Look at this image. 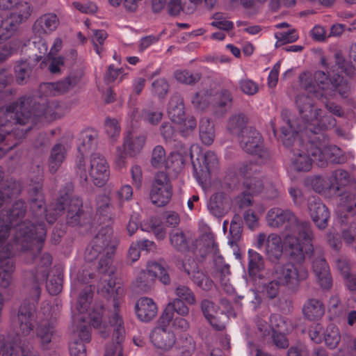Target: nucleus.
<instances>
[{"label": "nucleus", "instance_id": "ddd939ff", "mask_svg": "<svg viewBox=\"0 0 356 356\" xmlns=\"http://www.w3.org/2000/svg\"><path fill=\"white\" fill-rule=\"evenodd\" d=\"M257 171V167L252 163H242L238 168L239 175L245 177V180L243 182L245 190L241 196L238 197L241 207L251 205L252 196L262 192L261 180L255 177L250 176L251 173L256 172Z\"/></svg>", "mask_w": 356, "mask_h": 356}, {"label": "nucleus", "instance_id": "a19ab883", "mask_svg": "<svg viewBox=\"0 0 356 356\" xmlns=\"http://www.w3.org/2000/svg\"><path fill=\"white\" fill-rule=\"evenodd\" d=\"M336 266L340 273L343 275L347 287L350 291L356 290V275L350 273V265L346 258H339L336 261Z\"/></svg>", "mask_w": 356, "mask_h": 356}, {"label": "nucleus", "instance_id": "a211bd4d", "mask_svg": "<svg viewBox=\"0 0 356 356\" xmlns=\"http://www.w3.org/2000/svg\"><path fill=\"white\" fill-rule=\"evenodd\" d=\"M172 194V186L167 173H157L149 193L152 202L158 207L165 206L171 199Z\"/></svg>", "mask_w": 356, "mask_h": 356}, {"label": "nucleus", "instance_id": "58836bf2", "mask_svg": "<svg viewBox=\"0 0 356 356\" xmlns=\"http://www.w3.org/2000/svg\"><path fill=\"white\" fill-rule=\"evenodd\" d=\"M191 235L184 234L181 231H175L170 234V241L171 245L178 251L186 252L194 248L190 246Z\"/></svg>", "mask_w": 356, "mask_h": 356}, {"label": "nucleus", "instance_id": "4468645a", "mask_svg": "<svg viewBox=\"0 0 356 356\" xmlns=\"http://www.w3.org/2000/svg\"><path fill=\"white\" fill-rule=\"evenodd\" d=\"M207 241L206 251L213 256V262L216 270L217 275L219 277L220 284L224 291L232 294L234 292V288L229 283V266L224 263V259L218 254V245L214 241L213 236L211 234L202 236L201 241Z\"/></svg>", "mask_w": 356, "mask_h": 356}, {"label": "nucleus", "instance_id": "7ed1b4c3", "mask_svg": "<svg viewBox=\"0 0 356 356\" xmlns=\"http://www.w3.org/2000/svg\"><path fill=\"white\" fill-rule=\"evenodd\" d=\"M301 124L296 130L290 120L282 128L283 144L293 146L290 168L298 172H307L316 162L319 167H325L327 162L343 163L346 160L342 150L329 145L326 131L336 124L335 119L318 108L309 95H300L296 99Z\"/></svg>", "mask_w": 356, "mask_h": 356}, {"label": "nucleus", "instance_id": "680f3d73", "mask_svg": "<svg viewBox=\"0 0 356 356\" xmlns=\"http://www.w3.org/2000/svg\"><path fill=\"white\" fill-rule=\"evenodd\" d=\"M22 348H28V347L19 346L15 342L10 341L1 354V356H22Z\"/></svg>", "mask_w": 356, "mask_h": 356}, {"label": "nucleus", "instance_id": "a878e982", "mask_svg": "<svg viewBox=\"0 0 356 356\" xmlns=\"http://www.w3.org/2000/svg\"><path fill=\"white\" fill-rule=\"evenodd\" d=\"M135 312L140 321L148 323L157 315L158 307L152 298L142 297L136 302Z\"/></svg>", "mask_w": 356, "mask_h": 356}, {"label": "nucleus", "instance_id": "9b49d317", "mask_svg": "<svg viewBox=\"0 0 356 356\" xmlns=\"http://www.w3.org/2000/svg\"><path fill=\"white\" fill-rule=\"evenodd\" d=\"M187 157V148L184 146L178 152H172L167 157L163 146L156 145L152 150L151 163L156 168L177 171L181 168Z\"/></svg>", "mask_w": 356, "mask_h": 356}, {"label": "nucleus", "instance_id": "0eeeda50", "mask_svg": "<svg viewBox=\"0 0 356 356\" xmlns=\"http://www.w3.org/2000/svg\"><path fill=\"white\" fill-rule=\"evenodd\" d=\"M31 12L30 4L20 0L11 9L8 16L0 15V62L6 60L17 49L14 42L4 41L12 36L19 24L29 19Z\"/></svg>", "mask_w": 356, "mask_h": 356}, {"label": "nucleus", "instance_id": "69168bd1", "mask_svg": "<svg viewBox=\"0 0 356 356\" xmlns=\"http://www.w3.org/2000/svg\"><path fill=\"white\" fill-rule=\"evenodd\" d=\"M106 38L107 34L106 31L103 30L94 31V35L92 40L95 47V51L98 55H100L102 51V48L99 46L103 44Z\"/></svg>", "mask_w": 356, "mask_h": 356}, {"label": "nucleus", "instance_id": "c03bdc74", "mask_svg": "<svg viewBox=\"0 0 356 356\" xmlns=\"http://www.w3.org/2000/svg\"><path fill=\"white\" fill-rule=\"evenodd\" d=\"M306 184L319 194H326L331 191L330 185L326 177L318 175L310 177L307 179Z\"/></svg>", "mask_w": 356, "mask_h": 356}, {"label": "nucleus", "instance_id": "c85d7f7f", "mask_svg": "<svg viewBox=\"0 0 356 356\" xmlns=\"http://www.w3.org/2000/svg\"><path fill=\"white\" fill-rule=\"evenodd\" d=\"M201 308L204 317L214 328L220 330L225 327V323L220 320V313L212 301L203 300L201 302ZM220 314L225 315L223 312Z\"/></svg>", "mask_w": 356, "mask_h": 356}, {"label": "nucleus", "instance_id": "5701e85b", "mask_svg": "<svg viewBox=\"0 0 356 356\" xmlns=\"http://www.w3.org/2000/svg\"><path fill=\"white\" fill-rule=\"evenodd\" d=\"M183 267L193 282L201 289L209 291L213 288V282L200 270L194 259H186L183 263Z\"/></svg>", "mask_w": 356, "mask_h": 356}, {"label": "nucleus", "instance_id": "052dcab7", "mask_svg": "<svg viewBox=\"0 0 356 356\" xmlns=\"http://www.w3.org/2000/svg\"><path fill=\"white\" fill-rule=\"evenodd\" d=\"M280 286L281 285L275 279L273 278L272 281L264 285L262 291L268 298L272 299L277 296Z\"/></svg>", "mask_w": 356, "mask_h": 356}, {"label": "nucleus", "instance_id": "3c124183", "mask_svg": "<svg viewBox=\"0 0 356 356\" xmlns=\"http://www.w3.org/2000/svg\"><path fill=\"white\" fill-rule=\"evenodd\" d=\"M177 298H179L188 305H193L197 302V300L193 291L186 286L179 285L175 289Z\"/></svg>", "mask_w": 356, "mask_h": 356}, {"label": "nucleus", "instance_id": "f3484780", "mask_svg": "<svg viewBox=\"0 0 356 356\" xmlns=\"http://www.w3.org/2000/svg\"><path fill=\"white\" fill-rule=\"evenodd\" d=\"M146 141L144 135H134L127 133L124 138L122 147H118L116 149L115 163L119 168L124 166L126 157L128 154L131 156L139 154L143 148Z\"/></svg>", "mask_w": 356, "mask_h": 356}, {"label": "nucleus", "instance_id": "39448f33", "mask_svg": "<svg viewBox=\"0 0 356 356\" xmlns=\"http://www.w3.org/2000/svg\"><path fill=\"white\" fill-rule=\"evenodd\" d=\"M338 73L333 74L332 80H329L327 76L321 71H317L314 74L306 72L300 75V85L305 90L314 93L316 98L322 99L325 106L332 115L342 117L344 111L341 106L329 99L337 92L341 96L346 97L349 90L346 76H351L354 73L353 67L349 63H339L334 67Z\"/></svg>", "mask_w": 356, "mask_h": 356}, {"label": "nucleus", "instance_id": "f704fd0d", "mask_svg": "<svg viewBox=\"0 0 356 356\" xmlns=\"http://www.w3.org/2000/svg\"><path fill=\"white\" fill-rule=\"evenodd\" d=\"M67 149L60 143L56 144L51 149L49 159V168L51 173H54L59 168L65 160Z\"/></svg>", "mask_w": 356, "mask_h": 356}, {"label": "nucleus", "instance_id": "412c9836", "mask_svg": "<svg viewBox=\"0 0 356 356\" xmlns=\"http://www.w3.org/2000/svg\"><path fill=\"white\" fill-rule=\"evenodd\" d=\"M211 101H214L215 104L220 107L229 106L232 102V94L227 90H222L215 95L207 90L200 91L195 95L191 100L193 106L201 110L206 108Z\"/></svg>", "mask_w": 356, "mask_h": 356}, {"label": "nucleus", "instance_id": "bb28decb", "mask_svg": "<svg viewBox=\"0 0 356 356\" xmlns=\"http://www.w3.org/2000/svg\"><path fill=\"white\" fill-rule=\"evenodd\" d=\"M175 313L181 316H186L189 314V308L186 305V303L179 298L173 299L167 305L161 315V323L170 324L173 319Z\"/></svg>", "mask_w": 356, "mask_h": 356}, {"label": "nucleus", "instance_id": "f257e3e1", "mask_svg": "<svg viewBox=\"0 0 356 356\" xmlns=\"http://www.w3.org/2000/svg\"><path fill=\"white\" fill-rule=\"evenodd\" d=\"M118 245V240L113 236L110 224H107L99 230L86 248V261L91 262L101 257L98 271L102 277L97 286V292L111 301L113 310L109 312L108 324L103 321V306L95 302L90 307L92 296L91 286L83 289L71 307L72 324L69 344L70 356H86L84 343L90 339V330L87 324L97 329L103 337L108 335L111 327H113V335L117 342L106 347L105 356H124L122 342L125 331L120 305L124 302L126 290L124 284L115 276V268L113 265V257Z\"/></svg>", "mask_w": 356, "mask_h": 356}, {"label": "nucleus", "instance_id": "bf43d9fd", "mask_svg": "<svg viewBox=\"0 0 356 356\" xmlns=\"http://www.w3.org/2000/svg\"><path fill=\"white\" fill-rule=\"evenodd\" d=\"M341 205L348 212H351L356 208V197L351 193H343L341 195Z\"/></svg>", "mask_w": 356, "mask_h": 356}, {"label": "nucleus", "instance_id": "dca6fc26", "mask_svg": "<svg viewBox=\"0 0 356 356\" xmlns=\"http://www.w3.org/2000/svg\"><path fill=\"white\" fill-rule=\"evenodd\" d=\"M169 325L161 323L159 317L156 325L149 334V339L154 347L163 353L172 350L177 342L175 334L168 328Z\"/></svg>", "mask_w": 356, "mask_h": 356}, {"label": "nucleus", "instance_id": "603ef678", "mask_svg": "<svg viewBox=\"0 0 356 356\" xmlns=\"http://www.w3.org/2000/svg\"><path fill=\"white\" fill-rule=\"evenodd\" d=\"M181 345L179 348L181 350L183 356H191L195 351V343L192 337L184 334L180 337Z\"/></svg>", "mask_w": 356, "mask_h": 356}, {"label": "nucleus", "instance_id": "4c0bfd02", "mask_svg": "<svg viewBox=\"0 0 356 356\" xmlns=\"http://www.w3.org/2000/svg\"><path fill=\"white\" fill-rule=\"evenodd\" d=\"M330 185V189L334 193H337L341 188L348 184L350 180L349 173L342 169L336 170L332 175L327 177Z\"/></svg>", "mask_w": 356, "mask_h": 356}, {"label": "nucleus", "instance_id": "ea45409f", "mask_svg": "<svg viewBox=\"0 0 356 356\" xmlns=\"http://www.w3.org/2000/svg\"><path fill=\"white\" fill-rule=\"evenodd\" d=\"M147 271L149 277L154 282L156 279L159 280L163 284H168L170 282L169 275L166 269L160 264L150 261L147 264Z\"/></svg>", "mask_w": 356, "mask_h": 356}, {"label": "nucleus", "instance_id": "774afa93", "mask_svg": "<svg viewBox=\"0 0 356 356\" xmlns=\"http://www.w3.org/2000/svg\"><path fill=\"white\" fill-rule=\"evenodd\" d=\"M47 289L51 295H57L62 290L61 280L59 276L51 278L47 282Z\"/></svg>", "mask_w": 356, "mask_h": 356}, {"label": "nucleus", "instance_id": "c9c22d12", "mask_svg": "<svg viewBox=\"0 0 356 356\" xmlns=\"http://www.w3.org/2000/svg\"><path fill=\"white\" fill-rule=\"evenodd\" d=\"M199 136L200 140L205 145L209 146L213 143L216 136L214 125L209 118H201L199 126Z\"/></svg>", "mask_w": 356, "mask_h": 356}, {"label": "nucleus", "instance_id": "6e6552de", "mask_svg": "<svg viewBox=\"0 0 356 356\" xmlns=\"http://www.w3.org/2000/svg\"><path fill=\"white\" fill-rule=\"evenodd\" d=\"M313 251V247L311 252H307L303 248L302 259H298L290 254L291 257L297 262L296 264L292 262L284 264H276L271 271L272 278L275 279L281 286H285L292 291H296L299 288L300 283L308 277L307 269L303 263L305 255L310 254Z\"/></svg>", "mask_w": 356, "mask_h": 356}, {"label": "nucleus", "instance_id": "49530a36", "mask_svg": "<svg viewBox=\"0 0 356 356\" xmlns=\"http://www.w3.org/2000/svg\"><path fill=\"white\" fill-rule=\"evenodd\" d=\"M208 209L216 217H220L223 215L225 208L222 193H216L211 197L208 203Z\"/></svg>", "mask_w": 356, "mask_h": 356}, {"label": "nucleus", "instance_id": "9d476101", "mask_svg": "<svg viewBox=\"0 0 356 356\" xmlns=\"http://www.w3.org/2000/svg\"><path fill=\"white\" fill-rule=\"evenodd\" d=\"M188 157H190L193 163L195 177L200 184L203 186L209 179L211 173L217 169L218 159L212 151H207L201 154V147L197 144L192 145L187 149ZM204 188V186H202Z\"/></svg>", "mask_w": 356, "mask_h": 356}, {"label": "nucleus", "instance_id": "864d4df0", "mask_svg": "<svg viewBox=\"0 0 356 356\" xmlns=\"http://www.w3.org/2000/svg\"><path fill=\"white\" fill-rule=\"evenodd\" d=\"M180 124V133L183 136H188L191 135L196 129L197 122L194 117L188 116L184 118Z\"/></svg>", "mask_w": 356, "mask_h": 356}, {"label": "nucleus", "instance_id": "5fc2aeb1", "mask_svg": "<svg viewBox=\"0 0 356 356\" xmlns=\"http://www.w3.org/2000/svg\"><path fill=\"white\" fill-rule=\"evenodd\" d=\"M175 77L179 82L186 84L193 83L200 79L197 74H193L186 70H177L175 72Z\"/></svg>", "mask_w": 356, "mask_h": 356}, {"label": "nucleus", "instance_id": "aec40b11", "mask_svg": "<svg viewBox=\"0 0 356 356\" xmlns=\"http://www.w3.org/2000/svg\"><path fill=\"white\" fill-rule=\"evenodd\" d=\"M257 246L261 249L265 246L266 253L270 261H275L280 259L283 253V249L286 250L284 243H282L281 237L277 234H270L268 236L264 233H260L257 236Z\"/></svg>", "mask_w": 356, "mask_h": 356}, {"label": "nucleus", "instance_id": "6e6d98bb", "mask_svg": "<svg viewBox=\"0 0 356 356\" xmlns=\"http://www.w3.org/2000/svg\"><path fill=\"white\" fill-rule=\"evenodd\" d=\"M246 119L243 115L232 117L228 122V129L233 134L239 132L245 126Z\"/></svg>", "mask_w": 356, "mask_h": 356}, {"label": "nucleus", "instance_id": "72a5a7b5", "mask_svg": "<svg viewBox=\"0 0 356 356\" xmlns=\"http://www.w3.org/2000/svg\"><path fill=\"white\" fill-rule=\"evenodd\" d=\"M97 133L93 129H86L81 132L77 148L79 152L83 155L95 145Z\"/></svg>", "mask_w": 356, "mask_h": 356}, {"label": "nucleus", "instance_id": "e2e57ef3", "mask_svg": "<svg viewBox=\"0 0 356 356\" xmlns=\"http://www.w3.org/2000/svg\"><path fill=\"white\" fill-rule=\"evenodd\" d=\"M275 36L277 41L282 43L293 42L298 38V35L295 30L289 31L287 32H277Z\"/></svg>", "mask_w": 356, "mask_h": 356}, {"label": "nucleus", "instance_id": "cd10ccee", "mask_svg": "<svg viewBox=\"0 0 356 356\" xmlns=\"http://www.w3.org/2000/svg\"><path fill=\"white\" fill-rule=\"evenodd\" d=\"M59 24V20L56 15L47 13L42 15L34 23L33 31L41 36L43 34H49L54 31Z\"/></svg>", "mask_w": 356, "mask_h": 356}, {"label": "nucleus", "instance_id": "09e8293b", "mask_svg": "<svg viewBox=\"0 0 356 356\" xmlns=\"http://www.w3.org/2000/svg\"><path fill=\"white\" fill-rule=\"evenodd\" d=\"M154 282L149 277L147 270H140L137 273L134 282V286L143 292L147 291L152 286Z\"/></svg>", "mask_w": 356, "mask_h": 356}, {"label": "nucleus", "instance_id": "338daca9", "mask_svg": "<svg viewBox=\"0 0 356 356\" xmlns=\"http://www.w3.org/2000/svg\"><path fill=\"white\" fill-rule=\"evenodd\" d=\"M323 331L324 330L322 325L319 323L311 326L309 330V335L311 340L316 343L323 342Z\"/></svg>", "mask_w": 356, "mask_h": 356}, {"label": "nucleus", "instance_id": "6ab92c4d", "mask_svg": "<svg viewBox=\"0 0 356 356\" xmlns=\"http://www.w3.org/2000/svg\"><path fill=\"white\" fill-rule=\"evenodd\" d=\"M241 145L246 152L257 157V163L259 165L265 163L269 157L268 152L264 148L261 134L254 129L243 135Z\"/></svg>", "mask_w": 356, "mask_h": 356}, {"label": "nucleus", "instance_id": "7c9ffc66", "mask_svg": "<svg viewBox=\"0 0 356 356\" xmlns=\"http://www.w3.org/2000/svg\"><path fill=\"white\" fill-rule=\"evenodd\" d=\"M302 314L309 321H317L323 317L325 307L323 302L316 298L307 300L302 306Z\"/></svg>", "mask_w": 356, "mask_h": 356}, {"label": "nucleus", "instance_id": "8fccbe9b", "mask_svg": "<svg viewBox=\"0 0 356 356\" xmlns=\"http://www.w3.org/2000/svg\"><path fill=\"white\" fill-rule=\"evenodd\" d=\"M31 72V65L28 60H22L15 66L16 79L18 83L22 84L29 79Z\"/></svg>", "mask_w": 356, "mask_h": 356}, {"label": "nucleus", "instance_id": "1a4fd4ad", "mask_svg": "<svg viewBox=\"0 0 356 356\" xmlns=\"http://www.w3.org/2000/svg\"><path fill=\"white\" fill-rule=\"evenodd\" d=\"M76 171L81 179L87 180L89 178L93 184L99 187L103 186L110 177L109 165L106 158L99 153L91 154L87 162L79 158Z\"/></svg>", "mask_w": 356, "mask_h": 356}, {"label": "nucleus", "instance_id": "0e129e2a", "mask_svg": "<svg viewBox=\"0 0 356 356\" xmlns=\"http://www.w3.org/2000/svg\"><path fill=\"white\" fill-rule=\"evenodd\" d=\"M211 25L221 30L229 31L233 28V23L226 19L222 15L216 14L213 17Z\"/></svg>", "mask_w": 356, "mask_h": 356}, {"label": "nucleus", "instance_id": "473e14b6", "mask_svg": "<svg viewBox=\"0 0 356 356\" xmlns=\"http://www.w3.org/2000/svg\"><path fill=\"white\" fill-rule=\"evenodd\" d=\"M167 112L170 119L175 123H181L185 117L184 106L182 98L174 95L170 99Z\"/></svg>", "mask_w": 356, "mask_h": 356}, {"label": "nucleus", "instance_id": "423d86ee", "mask_svg": "<svg viewBox=\"0 0 356 356\" xmlns=\"http://www.w3.org/2000/svg\"><path fill=\"white\" fill-rule=\"evenodd\" d=\"M266 220L272 228L285 225L284 245L292 256L302 259L303 248L307 252L312 250L313 233L310 223L299 222L291 210L271 208L266 213Z\"/></svg>", "mask_w": 356, "mask_h": 356}, {"label": "nucleus", "instance_id": "c756f323", "mask_svg": "<svg viewBox=\"0 0 356 356\" xmlns=\"http://www.w3.org/2000/svg\"><path fill=\"white\" fill-rule=\"evenodd\" d=\"M312 267L321 287L325 289L330 288L332 286V281L326 261L323 258L316 259L314 261Z\"/></svg>", "mask_w": 356, "mask_h": 356}, {"label": "nucleus", "instance_id": "393cba45", "mask_svg": "<svg viewBox=\"0 0 356 356\" xmlns=\"http://www.w3.org/2000/svg\"><path fill=\"white\" fill-rule=\"evenodd\" d=\"M51 264V257L45 253L40 259V264L36 272L33 274V284L32 286L31 296L33 301H37L40 297V284L44 282L48 275V268Z\"/></svg>", "mask_w": 356, "mask_h": 356}, {"label": "nucleus", "instance_id": "4be33fe9", "mask_svg": "<svg viewBox=\"0 0 356 356\" xmlns=\"http://www.w3.org/2000/svg\"><path fill=\"white\" fill-rule=\"evenodd\" d=\"M34 304L24 302L19 308L15 323L18 326L17 335L29 337L33 332V321L35 318Z\"/></svg>", "mask_w": 356, "mask_h": 356}, {"label": "nucleus", "instance_id": "f03ea898", "mask_svg": "<svg viewBox=\"0 0 356 356\" xmlns=\"http://www.w3.org/2000/svg\"><path fill=\"white\" fill-rule=\"evenodd\" d=\"M68 192L61 195L56 208L44 207V200L40 193L41 185L38 182L33 189L31 207L35 222L22 221L25 213L24 202L17 201L13 208L6 213V220L3 211L0 212V286L7 288L13 280L15 270L13 256L18 251H29L31 254L40 252L46 236L44 218L51 224L58 214L67 210V222L72 226L83 225L86 214L81 210L82 201L70 193L71 184L67 186Z\"/></svg>", "mask_w": 356, "mask_h": 356}, {"label": "nucleus", "instance_id": "2eb2a0df", "mask_svg": "<svg viewBox=\"0 0 356 356\" xmlns=\"http://www.w3.org/2000/svg\"><path fill=\"white\" fill-rule=\"evenodd\" d=\"M268 309L265 308L261 316H257L255 319L257 330L261 337L268 336L272 330L273 333L288 334L293 330L291 321L278 314L270 316V325L268 323Z\"/></svg>", "mask_w": 356, "mask_h": 356}, {"label": "nucleus", "instance_id": "e433bc0d", "mask_svg": "<svg viewBox=\"0 0 356 356\" xmlns=\"http://www.w3.org/2000/svg\"><path fill=\"white\" fill-rule=\"evenodd\" d=\"M140 228L144 232H153L158 240H163L165 238L166 229L165 226L160 219L156 217H152L147 221H143L140 224Z\"/></svg>", "mask_w": 356, "mask_h": 356}, {"label": "nucleus", "instance_id": "13d9d810", "mask_svg": "<svg viewBox=\"0 0 356 356\" xmlns=\"http://www.w3.org/2000/svg\"><path fill=\"white\" fill-rule=\"evenodd\" d=\"M20 192V186L18 182L13 181L4 189V193L8 195L7 199L4 197L3 193L0 191V207L4 204L8 199H11Z\"/></svg>", "mask_w": 356, "mask_h": 356}, {"label": "nucleus", "instance_id": "f8f14e48", "mask_svg": "<svg viewBox=\"0 0 356 356\" xmlns=\"http://www.w3.org/2000/svg\"><path fill=\"white\" fill-rule=\"evenodd\" d=\"M35 335L41 347L45 348L51 341L55 333L56 318L48 303L41 307L35 316Z\"/></svg>", "mask_w": 356, "mask_h": 356}, {"label": "nucleus", "instance_id": "2f4dec72", "mask_svg": "<svg viewBox=\"0 0 356 356\" xmlns=\"http://www.w3.org/2000/svg\"><path fill=\"white\" fill-rule=\"evenodd\" d=\"M162 117L163 113L160 111L153 108L145 109L140 116L141 119L145 122L152 125L158 124L161 122ZM129 118L131 120V123H133L134 121L138 122L140 118V115L138 114L137 108H133L129 111Z\"/></svg>", "mask_w": 356, "mask_h": 356}, {"label": "nucleus", "instance_id": "37998d69", "mask_svg": "<svg viewBox=\"0 0 356 356\" xmlns=\"http://www.w3.org/2000/svg\"><path fill=\"white\" fill-rule=\"evenodd\" d=\"M249 264L248 271L250 275L254 277L261 276V271L264 268V259L256 251L249 250Z\"/></svg>", "mask_w": 356, "mask_h": 356}, {"label": "nucleus", "instance_id": "de8ad7c7", "mask_svg": "<svg viewBox=\"0 0 356 356\" xmlns=\"http://www.w3.org/2000/svg\"><path fill=\"white\" fill-rule=\"evenodd\" d=\"M120 127L117 120L107 118L104 122V131L111 143H115L120 134Z\"/></svg>", "mask_w": 356, "mask_h": 356}, {"label": "nucleus", "instance_id": "79ce46f5", "mask_svg": "<svg viewBox=\"0 0 356 356\" xmlns=\"http://www.w3.org/2000/svg\"><path fill=\"white\" fill-rule=\"evenodd\" d=\"M323 341L330 349L337 347L341 341V334L339 328L334 324H330L323 333Z\"/></svg>", "mask_w": 356, "mask_h": 356}, {"label": "nucleus", "instance_id": "20e7f679", "mask_svg": "<svg viewBox=\"0 0 356 356\" xmlns=\"http://www.w3.org/2000/svg\"><path fill=\"white\" fill-rule=\"evenodd\" d=\"M79 76L70 75L56 83H45L40 86L42 95L22 97L18 102L0 110V141L22 138L38 122H50L63 115L61 106L47 97L63 94L76 86Z\"/></svg>", "mask_w": 356, "mask_h": 356}, {"label": "nucleus", "instance_id": "a18cd8bd", "mask_svg": "<svg viewBox=\"0 0 356 356\" xmlns=\"http://www.w3.org/2000/svg\"><path fill=\"white\" fill-rule=\"evenodd\" d=\"M265 207L259 205L257 207V211L253 209H248L243 213V219L245 225L250 229H254L259 226V216L263 214Z\"/></svg>", "mask_w": 356, "mask_h": 356}, {"label": "nucleus", "instance_id": "4d7b16f0", "mask_svg": "<svg viewBox=\"0 0 356 356\" xmlns=\"http://www.w3.org/2000/svg\"><path fill=\"white\" fill-rule=\"evenodd\" d=\"M238 85L241 90L247 95H254L259 90L258 84L249 79L240 80Z\"/></svg>", "mask_w": 356, "mask_h": 356}, {"label": "nucleus", "instance_id": "b1692460", "mask_svg": "<svg viewBox=\"0 0 356 356\" xmlns=\"http://www.w3.org/2000/svg\"><path fill=\"white\" fill-rule=\"evenodd\" d=\"M308 210L316 227L320 229H325L330 218V212L318 197L309 199Z\"/></svg>", "mask_w": 356, "mask_h": 356}]
</instances>
